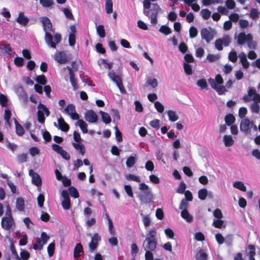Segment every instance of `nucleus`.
Wrapping results in <instances>:
<instances>
[{
  "mask_svg": "<svg viewBox=\"0 0 260 260\" xmlns=\"http://www.w3.org/2000/svg\"><path fill=\"white\" fill-rule=\"evenodd\" d=\"M150 6L151 3L149 0L144 1V14L150 18L151 23L155 25L157 23V15L161 11V9L157 4H153L151 9H150Z\"/></svg>",
  "mask_w": 260,
  "mask_h": 260,
  "instance_id": "1",
  "label": "nucleus"
},
{
  "mask_svg": "<svg viewBox=\"0 0 260 260\" xmlns=\"http://www.w3.org/2000/svg\"><path fill=\"white\" fill-rule=\"evenodd\" d=\"M41 22L42 23L43 29L46 32L45 39L47 44L51 47L55 48L56 44L53 41V36L50 33L52 30V24L50 20L46 16L41 18Z\"/></svg>",
  "mask_w": 260,
  "mask_h": 260,
  "instance_id": "2",
  "label": "nucleus"
},
{
  "mask_svg": "<svg viewBox=\"0 0 260 260\" xmlns=\"http://www.w3.org/2000/svg\"><path fill=\"white\" fill-rule=\"evenodd\" d=\"M157 232L154 229L150 230L143 243V248L144 250L154 251L156 248L157 239Z\"/></svg>",
  "mask_w": 260,
  "mask_h": 260,
  "instance_id": "3",
  "label": "nucleus"
},
{
  "mask_svg": "<svg viewBox=\"0 0 260 260\" xmlns=\"http://www.w3.org/2000/svg\"><path fill=\"white\" fill-rule=\"evenodd\" d=\"M139 189L142 190L140 191L138 197L142 203H149L152 200L153 195L149 189V187L144 183H141L140 184Z\"/></svg>",
  "mask_w": 260,
  "mask_h": 260,
  "instance_id": "4",
  "label": "nucleus"
},
{
  "mask_svg": "<svg viewBox=\"0 0 260 260\" xmlns=\"http://www.w3.org/2000/svg\"><path fill=\"white\" fill-rule=\"evenodd\" d=\"M38 112H37V118L38 121L41 123L43 124L45 121V117L44 116V113H45L46 116H49L50 115V111L47 107L44 104L42 103H39L38 106Z\"/></svg>",
  "mask_w": 260,
  "mask_h": 260,
  "instance_id": "5",
  "label": "nucleus"
},
{
  "mask_svg": "<svg viewBox=\"0 0 260 260\" xmlns=\"http://www.w3.org/2000/svg\"><path fill=\"white\" fill-rule=\"evenodd\" d=\"M216 31L211 27L202 28L201 30V36L202 39L209 43L213 39Z\"/></svg>",
  "mask_w": 260,
  "mask_h": 260,
  "instance_id": "6",
  "label": "nucleus"
},
{
  "mask_svg": "<svg viewBox=\"0 0 260 260\" xmlns=\"http://www.w3.org/2000/svg\"><path fill=\"white\" fill-rule=\"evenodd\" d=\"M253 96L252 100L253 101V103L259 104L260 103V95L256 92V90L254 88H250L248 90V94L245 95L243 97V100L245 102H249L251 101L250 97L251 96Z\"/></svg>",
  "mask_w": 260,
  "mask_h": 260,
  "instance_id": "7",
  "label": "nucleus"
},
{
  "mask_svg": "<svg viewBox=\"0 0 260 260\" xmlns=\"http://www.w3.org/2000/svg\"><path fill=\"white\" fill-rule=\"evenodd\" d=\"M108 76L111 80L116 84L121 93H124L125 90L120 76L116 75L113 71L110 72L108 74Z\"/></svg>",
  "mask_w": 260,
  "mask_h": 260,
  "instance_id": "8",
  "label": "nucleus"
},
{
  "mask_svg": "<svg viewBox=\"0 0 260 260\" xmlns=\"http://www.w3.org/2000/svg\"><path fill=\"white\" fill-rule=\"evenodd\" d=\"M101 240V237L98 233L93 235L91 237L90 242L89 243V248L90 252H93L97 248L98 243Z\"/></svg>",
  "mask_w": 260,
  "mask_h": 260,
  "instance_id": "9",
  "label": "nucleus"
},
{
  "mask_svg": "<svg viewBox=\"0 0 260 260\" xmlns=\"http://www.w3.org/2000/svg\"><path fill=\"white\" fill-rule=\"evenodd\" d=\"M253 123L248 118H244L242 120L240 123V129L245 134H249L250 132V129Z\"/></svg>",
  "mask_w": 260,
  "mask_h": 260,
  "instance_id": "10",
  "label": "nucleus"
},
{
  "mask_svg": "<svg viewBox=\"0 0 260 260\" xmlns=\"http://www.w3.org/2000/svg\"><path fill=\"white\" fill-rule=\"evenodd\" d=\"M208 81L211 87L215 89L219 95L223 94L226 92L227 90L225 87L221 85H217L213 79L210 78Z\"/></svg>",
  "mask_w": 260,
  "mask_h": 260,
  "instance_id": "11",
  "label": "nucleus"
},
{
  "mask_svg": "<svg viewBox=\"0 0 260 260\" xmlns=\"http://www.w3.org/2000/svg\"><path fill=\"white\" fill-rule=\"evenodd\" d=\"M61 195L63 198V200L61 203L62 206L64 209L68 210L71 207V201L68 192L66 190H63L61 192Z\"/></svg>",
  "mask_w": 260,
  "mask_h": 260,
  "instance_id": "12",
  "label": "nucleus"
},
{
  "mask_svg": "<svg viewBox=\"0 0 260 260\" xmlns=\"http://www.w3.org/2000/svg\"><path fill=\"white\" fill-rule=\"evenodd\" d=\"M252 40V36L250 34L246 35L244 32H240L237 38V43L239 45H242L248 41Z\"/></svg>",
  "mask_w": 260,
  "mask_h": 260,
  "instance_id": "13",
  "label": "nucleus"
},
{
  "mask_svg": "<svg viewBox=\"0 0 260 260\" xmlns=\"http://www.w3.org/2000/svg\"><path fill=\"white\" fill-rule=\"evenodd\" d=\"M85 118L90 123H95L98 119L96 114L92 110H88L85 112Z\"/></svg>",
  "mask_w": 260,
  "mask_h": 260,
  "instance_id": "14",
  "label": "nucleus"
},
{
  "mask_svg": "<svg viewBox=\"0 0 260 260\" xmlns=\"http://www.w3.org/2000/svg\"><path fill=\"white\" fill-rule=\"evenodd\" d=\"M54 59L60 64H64L68 61L67 55L63 51L56 52L54 56Z\"/></svg>",
  "mask_w": 260,
  "mask_h": 260,
  "instance_id": "15",
  "label": "nucleus"
},
{
  "mask_svg": "<svg viewBox=\"0 0 260 260\" xmlns=\"http://www.w3.org/2000/svg\"><path fill=\"white\" fill-rule=\"evenodd\" d=\"M29 174L32 177V183L37 186H40L42 184V179L39 174L35 173L32 170H30Z\"/></svg>",
  "mask_w": 260,
  "mask_h": 260,
  "instance_id": "16",
  "label": "nucleus"
},
{
  "mask_svg": "<svg viewBox=\"0 0 260 260\" xmlns=\"http://www.w3.org/2000/svg\"><path fill=\"white\" fill-rule=\"evenodd\" d=\"M67 69L69 71L70 75V80L74 89H77L78 88V85L77 83V79L75 78V75L74 74L73 69L69 67H67Z\"/></svg>",
  "mask_w": 260,
  "mask_h": 260,
  "instance_id": "17",
  "label": "nucleus"
},
{
  "mask_svg": "<svg viewBox=\"0 0 260 260\" xmlns=\"http://www.w3.org/2000/svg\"><path fill=\"white\" fill-rule=\"evenodd\" d=\"M13 224V220L12 218L8 217H3L2 219V226L6 230H10Z\"/></svg>",
  "mask_w": 260,
  "mask_h": 260,
  "instance_id": "18",
  "label": "nucleus"
},
{
  "mask_svg": "<svg viewBox=\"0 0 260 260\" xmlns=\"http://www.w3.org/2000/svg\"><path fill=\"white\" fill-rule=\"evenodd\" d=\"M16 20L19 24L24 26H26L29 22V19L25 16L23 12H20L19 13L18 16Z\"/></svg>",
  "mask_w": 260,
  "mask_h": 260,
  "instance_id": "19",
  "label": "nucleus"
},
{
  "mask_svg": "<svg viewBox=\"0 0 260 260\" xmlns=\"http://www.w3.org/2000/svg\"><path fill=\"white\" fill-rule=\"evenodd\" d=\"M58 124L59 129L62 132H67L70 129L69 125L66 122L62 117L58 119Z\"/></svg>",
  "mask_w": 260,
  "mask_h": 260,
  "instance_id": "20",
  "label": "nucleus"
},
{
  "mask_svg": "<svg viewBox=\"0 0 260 260\" xmlns=\"http://www.w3.org/2000/svg\"><path fill=\"white\" fill-rule=\"evenodd\" d=\"M14 123L15 125L16 134L19 136H23L25 131L22 126L20 123H19L16 119H14Z\"/></svg>",
  "mask_w": 260,
  "mask_h": 260,
  "instance_id": "21",
  "label": "nucleus"
},
{
  "mask_svg": "<svg viewBox=\"0 0 260 260\" xmlns=\"http://www.w3.org/2000/svg\"><path fill=\"white\" fill-rule=\"evenodd\" d=\"M240 61L244 69H248L249 67V63L248 61L246 54L244 52H241L239 55Z\"/></svg>",
  "mask_w": 260,
  "mask_h": 260,
  "instance_id": "22",
  "label": "nucleus"
},
{
  "mask_svg": "<svg viewBox=\"0 0 260 260\" xmlns=\"http://www.w3.org/2000/svg\"><path fill=\"white\" fill-rule=\"evenodd\" d=\"M83 251V246L81 243H78L75 247L74 250V257L78 258L80 256V253Z\"/></svg>",
  "mask_w": 260,
  "mask_h": 260,
  "instance_id": "23",
  "label": "nucleus"
},
{
  "mask_svg": "<svg viewBox=\"0 0 260 260\" xmlns=\"http://www.w3.org/2000/svg\"><path fill=\"white\" fill-rule=\"evenodd\" d=\"M137 161L136 154L135 156H129L126 161V165L127 168L133 167Z\"/></svg>",
  "mask_w": 260,
  "mask_h": 260,
  "instance_id": "24",
  "label": "nucleus"
},
{
  "mask_svg": "<svg viewBox=\"0 0 260 260\" xmlns=\"http://www.w3.org/2000/svg\"><path fill=\"white\" fill-rule=\"evenodd\" d=\"M224 119L226 124L229 126L232 125L236 120L235 117L232 114H228L226 115Z\"/></svg>",
  "mask_w": 260,
  "mask_h": 260,
  "instance_id": "25",
  "label": "nucleus"
},
{
  "mask_svg": "<svg viewBox=\"0 0 260 260\" xmlns=\"http://www.w3.org/2000/svg\"><path fill=\"white\" fill-rule=\"evenodd\" d=\"M105 10L108 14L113 12V2L112 0H105Z\"/></svg>",
  "mask_w": 260,
  "mask_h": 260,
  "instance_id": "26",
  "label": "nucleus"
},
{
  "mask_svg": "<svg viewBox=\"0 0 260 260\" xmlns=\"http://www.w3.org/2000/svg\"><path fill=\"white\" fill-rule=\"evenodd\" d=\"M224 145L226 147L231 146L234 144V141L231 135H225L223 137Z\"/></svg>",
  "mask_w": 260,
  "mask_h": 260,
  "instance_id": "27",
  "label": "nucleus"
},
{
  "mask_svg": "<svg viewBox=\"0 0 260 260\" xmlns=\"http://www.w3.org/2000/svg\"><path fill=\"white\" fill-rule=\"evenodd\" d=\"M100 113L101 115L102 119L105 123L109 124L111 122V118L107 113L101 111Z\"/></svg>",
  "mask_w": 260,
  "mask_h": 260,
  "instance_id": "28",
  "label": "nucleus"
},
{
  "mask_svg": "<svg viewBox=\"0 0 260 260\" xmlns=\"http://www.w3.org/2000/svg\"><path fill=\"white\" fill-rule=\"evenodd\" d=\"M16 207L19 211H22L24 209V201L23 198L19 197L16 200Z\"/></svg>",
  "mask_w": 260,
  "mask_h": 260,
  "instance_id": "29",
  "label": "nucleus"
},
{
  "mask_svg": "<svg viewBox=\"0 0 260 260\" xmlns=\"http://www.w3.org/2000/svg\"><path fill=\"white\" fill-rule=\"evenodd\" d=\"M77 123H78V125L83 133H87L88 132V129L87 128V124L83 120L79 119L78 121L77 122L76 124L77 125Z\"/></svg>",
  "mask_w": 260,
  "mask_h": 260,
  "instance_id": "30",
  "label": "nucleus"
},
{
  "mask_svg": "<svg viewBox=\"0 0 260 260\" xmlns=\"http://www.w3.org/2000/svg\"><path fill=\"white\" fill-rule=\"evenodd\" d=\"M181 215L186 221L190 222L192 221V217L189 214L187 210H183L181 212Z\"/></svg>",
  "mask_w": 260,
  "mask_h": 260,
  "instance_id": "31",
  "label": "nucleus"
},
{
  "mask_svg": "<svg viewBox=\"0 0 260 260\" xmlns=\"http://www.w3.org/2000/svg\"><path fill=\"white\" fill-rule=\"evenodd\" d=\"M73 147L78 150L80 151V153L83 155L85 152V149L83 145L81 144L80 143H73Z\"/></svg>",
  "mask_w": 260,
  "mask_h": 260,
  "instance_id": "32",
  "label": "nucleus"
},
{
  "mask_svg": "<svg viewBox=\"0 0 260 260\" xmlns=\"http://www.w3.org/2000/svg\"><path fill=\"white\" fill-rule=\"evenodd\" d=\"M1 44L4 46V49L5 52L10 55H12L13 50L10 45L5 41H2Z\"/></svg>",
  "mask_w": 260,
  "mask_h": 260,
  "instance_id": "33",
  "label": "nucleus"
},
{
  "mask_svg": "<svg viewBox=\"0 0 260 260\" xmlns=\"http://www.w3.org/2000/svg\"><path fill=\"white\" fill-rule=\"evenodd\" d=\"M208 195V191L206 188H202L198 191V197L201 200H205Z\"/></svg>",
  "mask_w": 260,
  "mask_h": 260,
  "instance_id": "34",
  "label": "nucleus"
},
{
  "mask_svg": "<svg viewBox=\"0 0 260 260\" xmlns=\"http://www.w3.org/2000/svg\"><path fill=\"white\" fill-rule=\"evenodd\" d=\"M233 186L241 191H246V188L244 183L241 181H236L234 183Z\"/></svg>",
  "mask_w": 260,
  "mask_h": 260,
  "instance_id": "35",
  "label": "nucleus"
},
{
  "mask_svg": "<svg viewBox=\"0 0 260 260\" xmlns=\"http://www.w3.org/2000/svg\"><path fill=\"white\" fill-rule=\"evenodd\" d=\"M168 116L170 121L172 122L176 121L178 119V116L176 115L175 111L169 110L168 111Z\"/></svg>",
  "mask_w": 260,
  "mask_h": 260,
  "instance_id": "36",
  "label": "nucleus"
},
{
  "mask_svg": "<svg viewBox=\"0 0 260 260\" xmlns=\"http://www.w3.org/2000/svg\"><path fill=\"white\" fill-rule=\"evenodd\" d=\"M159 31L161 33L165 35H168L170 34L172 32L170 28L168 26L166 25H163L161 26L159 29Z\"/></svg>",
  "mask_w": 260,
  "mask_h": 260,
  "instance_id": "37",
  "label": "nucleus"
},
{
  "mask_svg": "<svg viewBox=\"0 0 260 260\" xmlns=\"http://www.w3.org/2000/svg\"><path fill=\"white\" fill-rule=\"evenodd\" d=\"M36 81L39 84L43 85H45L47 83V80L44 75H41L37 76L36 78Z\"/></svg>",
  "mask_w": 260,
  "mask_h": 260,
  "instance_id": "38",
  "label": "nucleus"
},
{
  "mask_svg": "<svg viewBox=\"0 0 260 260\" xmlns=\"http://www.w3.org/2000/svg\"><path fill=\"white\" fill-rule=\"evenodd\" d=\"M125 178L128 180H132L137 182H140L141 179L139 176H136L134 174H128L125 176Z\"/></svg>",
  "mask_w": 260,
  "mask_h": 260,
  "instance_id": "39",
  "label": "nucleus"
},
{
  "mask_svg": "<svg viewBox=\"0 0 260 260\" xmlns=\"http://www.w3.org/2000/svg\"><path fill=\"white\" fill-rule=\"evenodd\" d=\"M69 191L70 195L74 198H78L79 197L77 189L73 186L69 188Z\"/></svg>",
  "mask_w": 260,
  "mask_h": 260,
  "instance_id": "40",
  "label": "nucleus"
},
{
  "mask_svg": "<svg viewBox=\"0 0 260 260\" xmlns=\"http://www.w3.org/2000/svg\"><path fill=\"white\" fill-rule=\"evenodd\" d=\"M62 10L63 12L66 17L67 18H68V19H69L70 20L74 19L73 15L72 13L71 12V11L70 10V9L69 8H62Z\"/></svg>",
  "mask_w": 260,
  "mask_h": 260,
  "instance_id": "41",
  "label": "nucleus"
},
{
  "mask_svg": "<svg viewBox=\"0 0 260 260\" xmlns=\"http://www.w3.org/2000/svg\"><path fill=\"white\" fill-rule=\"evenodd\" d=\"M96 31L101 38H104L106 36L104 27L102 25H99L96 28Z\"/></svg>",
  "mask_w": 260,
  "mask_h": 260,
  "instance_id": "42",
  "label": "nucleus"
},
{
  "mask_svg": "<svg viewBox=\"0 0 260 260\" xmlns=\"http://www.w3.org/2000/svg\"><path fill=\"white\" fill-rule=\"evenodd\" d=\"M259 13L256 9L252 8L251 9L249 16L253 20L256 19L259 16Z\"/></svg>",
  "mask_w": 260,
  "mask_h": 260,
  "instance_id": "43",
  "label": "nucleus"
},
{
  "mask_svg": "<svg viewBox=\"0 0 260 260\" xmlns=\"http://www.w3.org/2000/svg\"><path fill=\"white\" fill-rule=\"evenodd\" d=\"M229 59L232 62H236L237 60V54L236 51H231L229 53Z\"/></svg>",
  "mask_w": 260,
  "mask_h": 260,
  "instance_id": "44",
  "label": "nucleus"
},
{
  "mask_svg": "<svg viewBox=\"0 0 260 260\" xmlns=\"http://www.w3.org/2000/svg\"><path fill=\"white\" fill-rule=\"evenodd\" d=\"M186 188V185L185 183L183 182H182L180 183L178 187L177 188L176 192L178 193L182 194L185 192Z\"/></svg>",
  "mask_w": 260,
  "mask_h": 260,
  "instance_id": "45",
  "label": "nucleus"
},
{
  "mask_svg": "<svg viewBox=\"0 0 260 260\" xmlns=\"http://www.w3.org/2000/svg\"><path fill=\"white\" fill-rule=\"evenodd\" d=\"M201 13L203 18L205 20L209 19L211 16V12L207 9H203Z\"/></svg>",
  "mask_w": 260,
  "mask_h": 260,
  "instance_id": "46",
  "label": "nucleus"
},
{
  "mask_svg": "<svg viewBox=\"0 0 260 260\" xmlns=\"http://www.w3.org/2000/svg\"><path fill=\"white\" fill-rule=\"evenodd\" d=\"M40 3L44 7L47 8L51 6L53 4V0H40Z\"/></svg>",
  "mask_w": 260,
  "mask_h": 260,
  "instance_id": "47",
  "label": "nucleus"
},
{
  "mask_svg": "<svg viewBox=\"0 0 260 260\" xmlns=\"http://www.w3.org/2000/svg\"><path fill=\"white\" fill-rule=\"evenodd\" d=\"M249 251L248 252L247 255L249 257H254L255 255V248L253 245L249 244L248 246Z\"/></svg>",
  "mask_w": 260,
  "mask_h": 260,
  "instance_id": "48",
  "label": "nucleus"
},
{
  "mask_svg": "<svg viewBox=\"0 0 260 260\" xmlns=\"http://www.w3.org/2000/svg\"><path fill=\"white\" fill-rule=\"evenodd\" d=\"M55 251V243H51L47 247V251L49 256H52L54 254Z\"/></svg>",
  "mask_w": 260,
  "mask_h": 260,
  "instance_id": "49",
  "label": "nucleus"
},
{
  "mask_svg": "<svg viewBox=\"0 0 260 260\" xmlns=\"http://www.w3.org/2000/svg\"><path fill=\"white\" fill-rule=\"evenodd\" d=\"M10 248V250H11V252H12V254L14 256H15L16 258L18 259L19 260H20V258H19V257L18 256V253L17 252L16 250L15 249V247L14 244V243L12 241H11Z\"/></svg>",
  "mask_w": 260,
  "mask_h": 260,
  "instance_id": "50",
  "label": "nucleus"
},
{
  "mask_svg": "<svg viewBox=\"0 0 260 260\" xmlns=\"http://www.w3.org/2000/svg\"><path fill=\"white\" fill-rule=\"evenodd\" d=\"M14 61L15 64L18 67H22L24 64V59L21 57H16Z\"/></svg>",
  "mask_w": 260,
  "mask_h": 260,
  "instance_id": "51",
  "label": "nucleus"
},
{
  "mask_svg": "<svg viewBox=\"0 0 260 260\" xmlns=\"http://www.w3.org/2000/svg\"><path fill=\"white\" fill-rule=\"evenodd\" d=\"M223 223L224 222L223 220H221V219H218L213 221L212 225L215 228L220 229L222 227Z\"/></svg>",
  "mask_w": 260,
  "mask_h": 260,
  "instance_id": "52",
  "label": "nucleus"
},
{
  "mask_svg": "<svg viewBox=\"0 0 260 260\" xmlns=\"http://www.w3.org/2000/svg\"><path fill=\"white\" fill-rule=\"evenodd\" d=\"M189 204L188 201L185 199H182L181 201L180 204L179 205V208L180 210H187V208L188 207Z\"/></svg>",
  "mask_w": 260,
  "mask_h": 260,
  "instance_id": "53",
  "label": "nucleus"
},
{
  "mask_svg": "<svg viewBox=\"0 0 260 260\" xmlns=\"http://www.w3.org/2000/svg\"><path fill=\"white\" fill-rule=\"evenodd\" d=\"M183 68L184 72L187 75H190L192 74V68L189 64L187 63H184Z\"/></svg>",
  "mask_w": 260,
  "mask_h": 260,
  "instance_id": "54",
  "label": "nucleus"
},
{
  "mask_svg": "<svg viewBox=\"0 0 260 260\" xmlns=\"http://www.w3.org/2000/svg\"><path fill=\"white\" fill-rule=\"evenodd\" d=\"M75 107L72 104H69L66 107V108L64 109V111L66 112V113L69 115L75 112Z\"/></svg>",
  "mask_w": 260,
  "mask_h": 260,
  "instance_id": "55",
  "label": "nucleus"
},
{
  "mask_svg": "<svg viewBox=\"0 0 260 260\" xmlns=\"http://www.w3.org/2000/svg\"><path fill=\"white\" fill-rule=\"evenodd\" d=\"M0 104L3 107H6L8 105L7 97L3 94H0Z\"/></svg>",
  "mask_w": 260,
  "mask_h": 260,
  "instance_id": "56",
  "label": "nucleus"
},
{
  "mask_svg": "<svg viewBox=\"0 0 260 260\" xmlns=\"http://www.w3.org/2000/svg\"><path fill=\"white\" fill-rule=\"evenodd\" d=\"M114 128L115 129V136L116 140L118 142H121L122 141V134L117 126H115Z\"/></svg>",
  "mask_w": 260,
  "mask_h": 260,
  "instance_id": "57",
  "label": "nucleus"
},
{
  "mask_svg": "<svg viewBox=\"0 0 260 260\" xmlns=\"http://www.w3.org/2000/svg\"><path fill=\"white\" fill-rule=\"evenodd\" d=\"M197 257L199 258L200 260H207V254L203 250H200L197 254Z\"/></svg>",
  "mask_w": 260,
  "mask_h": 260,
  "instance_id": "58",
  "label": "nucleus"
},
{
  "mask_svg": "<svg viewBox=\"0 0 260 260\" xmlns=\"http://www.w3.org/2000/svg\"><path fill=\"white\" fill-rule=\"evenodd\" d=\"M189 37L191 38H195L198 35L197 29L194 26H191L189 29Z\"/></svg>",
  "mask_w": 260,
  "mask_h": 260,
  "instance_id": "59",
  "label": "nucleus"
},
{
  "mask_svg": "<svg viewBox=\"0 0 260 260\" xmlns=\"http://www.w3.org/2000/svg\"><path fill=\"white\" fill-rule=\"evenodd\" d=\"M222 45L223 41L220 38L217 39L215 42V46L219 51H221L223 49Z\"/></svg>",
  "mask_w": 260,
  "mask_h": 260,
  "instance_id": "60",
  "label": "nucleus"
},
{
  "mask_svg": "<svg viewBox=\"0 0 260 260\" xmlns=\"http://www.w3.org/2000/svg\"><path fill=\"white\" fill-rule=\"evenodd\" d=\"M44 201L45 197L44 194L40 193L37 198L38 204L40 207L42 208L43 206Z\"/></svg>",
  "mask_w": 260,
  "mask_h": 260,
  "instance_id": "61",
  "label": "nucleus"
},
{
  "mask_svg": "<svg viewBox=\"0 0 260 260\" xmlns=\"http://www.w3.org/2000/svg\"><path fill=\"white\" fill-rule=\"evenodd\" d=\"M146 83L151 85L153 88H155L157 86V81L156 79L154 78H148L146 81Z\"/></svg>",
  "mask_w": 260,
  "mask_h": 260,
  "instance_id": "62",
  "label": "nucleus"
},
{
  "mask_svg": "<svg viewBox=\"0 0 260 260\" xmlns=\"http://www.w3.org/2000/svg\"><path fill=\"white\" fill-rule=\"evenodd\" d=\"M250 109L253 113H258L260 110L259 104L252 103L251 105Z\"/></svg>",
  "mask_w": 260,
  "mask_h": 260,
  "instance_id": "63",
  "label": "nucleus"
},
{
  "mask_svg": "<svg viewBox=\"0 0 260 260\" xmlns=\"http://www.w3.org/2000/svg\"><path fill=\"white\" fill-rule=\"evenodd\" d=\"M197 85L201 87V89H205L207 87V83L206 80L204 79H200L197 82Z\"/></svg>",
  "mask_w": 260,
  "mask_h": 260,
  "instance_id": "64",
  "label": "nucleus"
}]
</instances>
